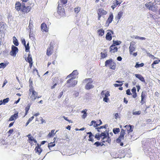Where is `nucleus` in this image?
<instances>
[{"instance_id":"1","label":"nucleus","mask_w":160,"mask_h":160,"mask_svg":"<svg viewBox=\"0 0 160 160\" xmlns=\"http://www.w3.org/2000/svg\"><path fill=\"white\" fill-rule=\"evenodd\" d=\"M67 2V0H59L58 2V12L60 14L63 15L64 12L63 7Z\"/></svg>"},{"instance_id":"2","label":"nucleus","mask_w":160,"mask_h":160,"mask_svg":"<svg viewBox=\"0 0 160 160\" xmlns=\"http://www.w3.org/2000/svg\"><path fill=\"white\" fill-rule=\"evenodd\" d=\"M94 137L95 138L97 139L98 140H99L100 139L103 140L106 138H108L107 139H109L110 138L108 133L107 132L106 134L105 131L102 132L101 134L99 133H97Z\"/></svg>"},{"instance_id":"3","label":"nucleus","mask_w":160,"mask_h":160,"mask_svg":"<svg viewBox=\"0 0 160 160\" xmlns=\"http://www.w3.org/2000/svg\"><path fill=\"white\" fill-rule=\"evenodd\" d=\"M93 81L91 78H86L83 80V82L86 83L85 88L87 90H89L93 88L94 85L92 84Z\"/></svg>"},{"instance_id":"4","label":"nucleus","mask_w":160,"mask_h":160,"mask_svg":"<svg viewBox=\"0 0 160 160\" xmlns=\"http://www.w3.org/2000/svg\"><path fill=\"white\" fill-rule=\"evenodd\" d=\"M75 78V77H72L71 78L68 80L66 84V86L68 87H73L77 83V81L73 80Z\"/></svg>"},{"instance_id":"5","label":"nucleus","mask_w":160,"mask_h":160,"mask_svg":"<svg viewBox=\"0 0 160 160\" xmlns=\"http://www.w3.org/2000/svg\"><path fill=\"white\" fill-rule=\"evenodd\" d=\"M30 92H32V95L30 97L32 101H35L37 98H38L41 97V96H38V93L34 90L33 88L30 89Z\"/></svg>"},{"instance_id":"6","label":"nucleus","mask_w":160,"mask_h":160,"mask_svg":"<svg viewBox=\"0 0 160 160\" xmlns=\"http://www.w3.org/2000/svg\"><path fill=\"white\" fill-rule=\"evenodd\" d=\"M18 52V48L14 45H12V50L10 52V54L12 56L15 57Z\"/></svg>"},{"instance_id":"7","label":"nucleus","mask_w":160,"mask_h":160,"mask_svg":"<svg viewBox=\"0 0 160 160\" xmlns=\"http://www.w3.org/2000/svg\"><path fill=\"white\" fill-rule=\"evenodd\" d=\"M98 14V20H99L101 17L103 15L107 14V12L104 10L102 8H100L97 11Z\"/></svg>"},{"instance_id":"8","label":"nucleus","mask_w":160,"mask_h":160,"mask_svg":"<svg viewBox=\"0 0 160 160\" xmlns=\"http://www.w3.org/2000/svg\"><path fill=\"white\" fill-rule=\"evenodd\" d=\"M147 98V94L142 92L141 94V103L142 105H143L146 102V100Z\"/></svg>"},{"instance_id":"9","label":"nucleus","mask_w":160,"mask_h":160,"mask_svg":"<svg viewBox=\"0 0 160 160\" xmlns=\"http://www.w3.org/2000/svg\"><path fill=\"white\" fill-rule=\"evenodd\" d=\"M125 130L122 129H121V131L119 137L116 139V140H123L124 139V136L125 134Z\"/></svg>"},{"instance_id":"10","label":"nucleus","mask_w":160,"mask_h":160,"mask_svg":"<svg viewBox=\"0 0 160 160\" xmlns=\"http://www.w3.org/2000/svg\"><path fill=\"white\" fill-rule=\"evenodd\" d=\"M41 144H38L37 146L36 147L35 150L36 152L38 153L39 155H40L42 151V149L40 148Z\"/></svg>"},{"instance_id":"11","label":"nucleus","mask_w":160,"mask_h":160,"mask_svg":"<svg viewBox=\"0 0 160 160\" xmlns=\"http://www.w3.org/2000/svg\"><path fill=\"white\" fill-rule=\"evenodd\" d=\"M31 9V6H27V7H24L22 8L21 9V11L23 13H28V12Z\"/></svg>"},{"instance_id":"12","label":"nucleus","mask_w":160,"mask_h":160,"mask_svg":"<svg viewBox=\"0 0 160 160\" xmlns=\"http://www.w3.org/2000/svg\"><path fill=\"white\" fill-rule=\"evenodd\" d=\"M110 52L114 53L118 51V48L114 45H112L110 47Z\"/></svg>"},{"instance_id":"13","label":"nucleus","mask_w":160,"mask_h":160,"mask_svg":"<svg viewBox=\"0 0 160 160\" xmlns=\"http://www.w3.org/2000/svg\"><path fill=\"white\" fill-rule=\"evenodd\" d=\"M123 14V12L122 11H121L119 12L118 14L115 17V19L117 20H118V22L120 19L121 18Z\"/></svg>"},{"instance_id":"14","label":"nucleus","mask_w":160,"mask_h":160,"mask_svg":"<svg viewBox=\"0 0 160 160\" xmlns=\"http://www.w3.org/2000/svg\"><path fill=\"white\" fill-rule=\"evenodd\" d=\"M134 44H133L132 42L130 43V46L129 47V50L130 53L132 54V52L135 50V48L134 47Z\"/></svg>"},{"instance_id":"15","label":"nucleus","mask_w":160,"mask_h":160,"mask_svg":"<svg viewBox=\"0 0 160 160\" xmlns=\"http://www.w3.org/2000/svg\"><path fill=\"white\" fill-rule=\"evenodd\" d=\"M135 76L142 82L145 83L146 82L144 78L141 74H135Z\"/></svg>"},{"instance_id":"16","label":"nucleus","mask_w":160,"mask_h":160,"mask_svg":"<svg viewBox=\"0 0 160 160\" xmlns=\"http://www.w3.org/2000/svg\"><path fill=\"white\" fill-rule=\"evenodd\" d=\"M41 28L42 30L43 31H45V32H47L48 31V28L47 27L46 24L44 23H43L41 25Z\"/></svg>"},{"instance_id":"17","label":"nucleus","mask_w":160,"mask_h":160,"mask_svg":"<svg viewBox=\"0 0 160 160\" xmlns=\"http://www.w3.org/2000/svg\"><path fill=\"white\" fill-rule=\"evenodd\" d=\"M113 17V16L112 13H110L109 17L107 21V22L108 23V26L109 24L111 23L112 21Z\"/></svg>"},{"instance_id":"18","label":"nucleus","mask_w":160,"mask_h":160,"mask_svg":"<svg viewBox=\"0 0 160 160\" xmlns=\"http://www.w3.org/2000/svg\"><path fill=\"white\" fill-rule=\"evenodd\" d=\"M112 59L111 58L106 60L105 63V66L107 67H109L111 64V62H112Z\"/></svg>"},{"instance_id":"19","label":"nucleus","mask_w":160,"mask_h":160,"mask_svg":"<svg viewBox=\"0 0 160 160\" xmlns=\"http://www.w3.org/2000/svg\"><path fill=\"white\" fill-rule=\"evenodd\" d=\"M9 64V62H6L5 63L1 62L0 63V68H5Z\"/></svg>"},{"instance_id":"20","label":"nucleus","mask_w":160,"mask_h":160,"mask_svg":"<svg viewBox=\"0 0 160 160\" xmlns=\"http://www.w3.org/2000/svg\"><path fill=\"white\" fill-rule=\"evenodd\" d=\"M53 47L50 46L49 48H48L47 49V54L48 56L51 55L52 54L51 50L52 49Z\"/></svg>"},{"instance_id":"21","label":"nucleus","mask_w":160,"mask_h":160,"mask_svg":"<svg viewBox=\"0 0 160 160\" xmlns=\"http://www.w3.org/2000/svg\"><path fill=\"white\" fill-rule=\"evenodd\" d=\"M124 141H124V142H122V141H116V142L118 145L119 146H122L124 144H125L124 146H126V145H127V143H125Z\"/></svg>"},{"instance_id":"22","label":"nucleus","mask_w":160,"mask_h":160,"mask_svg":"<svg viewBox=\"0 0 160 160\" xmlns=\"http://www.w3.org/2000/svg\"><path fill=\"white\" fill-rule=\"evenodd\" d=\"M21 4L20 3V2H17L16 4V6L15 8L18 11H19L20 10H21Z\"/></svg>"},{"instance_id":"23","label":"nucleus","mask_w":160,"mask_h":160,"mask_svg":"<svg viewBox=\"0 0 160 160\" xmlns=\"http://www.w3.org/2000/svg\"><path fill=\"white\" fill-rule=\"evenodd\" d=\"M106 39L110 41L111 40L112 37L110 32H108L107 33L106 35Z\"/></svg>"},{"instance_id":"24","label":"nucleus","mask_w":160,"mask_h":160,"mask_svg":"<svg viewBox=\"0 0 160 160\" xmlns=\"http://www.w3.org/2000/svg\"><path fill=\"white\" fill-rule=\"evenodd\" d=\"M111 65L109 66L110 68L112 69H115L116 67V63L113 61L112 62H111Z\"/></svg>"},{"instance_id":"25","label":"nucleus","mask_w":160,"mask_h":160,"mask_svg":"<svg viewBox=\"0 0 160 160\" xmlns=\"http://www.w3.org/2000/svg\"><path fill=\"white\" fill-rule=\"evenodd\" d=\"M55 130L54 129L52 130L51 131V132H49V134L48 135V137H53L55 134V133H54Z\"/></svg>"},{"instance_id":"26","label":"nucleus","mask_w":160,"mask_h":160,"mask_svg":"<svg viewBox=\"0 0 160 160\" xmlns=\"http://www.w3.org/2000/svg\"><path fill=\"white\" fill-rule=\"evenodd\" d=\"M55 141H54L53 142H51L48 143V148L50 150L51 148L54 147L55 145Z\"/></svg>"},{"instance_id":"27","label":"nucleus","mask_w":160,"mask_h":160,"mask_svg":"<svg viewBox=\"0 0 160 160\" xmlns=\"http://www.w3.org/2000/svg\"><path fill=\"white\" fill-rule=\"evenodd\" d=\"M13 43L16 46H18L19 45V43L18 42V40H17V38L15 37H13Z\"/></svg>"},{"instance_id":"28","label":"nucleus","mask_w":160,"mask_h":160,"mask_svg":"<svg viewBox=\"0 0 160 160\" xmlns=\"http://www.w3.org/2000/svg\"><path fill=\"white\" fill-rule=\"evenodd\" d=\"M26 61L28 62H32V58L31 55L30 54H28V57L27 58V60L26 59H25Z\"/></svg>"},{"instance_id":"29","label":"nucleus","mask_w":160,"mask_h":160,"mask_svg":"<svg viewBox=\"0 0 160 160\" xmlns=\"http://www.w3.org/2000/svg\"><path fill=\"white\" fill-rule=\"evenodd\" d=\"M132 127H133V126L130 125H127L125 126V127L126 128H129V129L128 130L129 132H132V131L133 130Z\"/></svg>"},{"instance_id":"30","label":"nucleus","mask_w":160,"mask_h":160,"mask_svg":"<svg viewBox=\"0 0 160 160\" xmlns=\"http://www.w3.org/2000/svg\"><path fill=\"white\" fill-rule=\"evenodd\" d=\"M152 3L151 2H150L148 3H146L145 6L147 8L150 10Z\"/></svg>"},{"instance_id":"31","label":"nucleus","mask_w":160,"mask_h":160,"mask_svg":"<svg viewBox=\"0 0 160 160\" xmlns=\"http://www.w3.org/2000/svg\"><path fill=\"white\" fill-rule=\"evenodd\" d=\"M98 33L99 35L102 36L104 34V31L102 29H100L98 30Z\"/></svg>"},{"instance_id":"32","label":"nucleus","mask_w":160,"mask_h":160,"mask_svg":"<svg viewBox=\"0 0 160 160\" xmlns=\"http://www.w3.org/2000/svg\"><path fill=\"white\" fill-rule=\"evenodd\" d=\"M121 43V42L120 41H113V44L115 45H119Z\"/></svg>"},{"instance_id":"33","label":"nucleus","mask_w":160,"mask_h":160,"mask_svg":"<svg viewBox=\"0 0 160 160\" xmlns=\"http://www.w3.org/2000/svg\"><path fill=\"white\" fill-rule=\"evenodd\" d=\"M156 10L157 8H156V7L153 4V3H152L150 10L153 12H155L156 11Z\"/></svg>"},{"instance_id":"34","label":"nucleus","mask_w":160,"mask_h":160,"mask_svg":"<svg viewBox=\"0 0 160 160\" xmlns=\"http://www.w3.org/2000/svg\"><path fill=\"white\" fill-rule=\"evenodd\" d=\"M113 132L115 134H116L120 132V129L119 128H114L113 129Z\"/></svg>"},{"instance_id":"35","label":"nucleus","mask_w":160,"mask_h":160,"mask_svg":"<svg viewBox=\"0 0 160 160\" xmlns=\"http://www.w3.org/2000/svg\"><path fill=\"white\" fill-rule=\"evenodd\" d=\"M144 65V64L143 63H142L140 64H138V62H137L135 67L136 68L141 67H143Z\"/></svg>"},{"instance_id":"36","label":"nucleus","mask_w":160,"mask_h":160,"mask_svg":"<svg viewBox=\"0 0 160 160\" xmlns=\"http://www.w3.org/2000/svg\"><path fill=\"white\" fill-rule=\"evenodd\" d=\"M101 56L102 58H104L107 56V54L106 52H101Z\"/></svg>"},{"instance_id":"37","label":"nucleus","mask_w":160,"mask_h":160,"mask_svg":"<svg viewBox=\"0 0 160 160\" xmlns=\"http://www.w3.org/2000/svg\"><path fill=\"white\" fill-rule=\"evenodd\" d=\"M94 145L98 147L100 146H102L104 144L102 142H97L95 143Z\"/></svg>"},{"instance_id":"38","label":"nucleus","mask_w":160,"mask_h":160,"mask_svg":"<svg viewBox=\"0 0 160 160\" xmlns=\"http://www.w3.org/2000/svg\"><path fill=\"white\" fill-rule=\"evenodd\" d=\"M9 100V98H8L4 99L3 100H2L3 104L5 105L6 103H7L8 102Z\"/></svg>"},{"instance_id":"39","label":"nucleus","mask_w":160,"mask_h":160,"mask_svg":"<svg viewBox=\"0 0 160 160\" xmlns=\"http://www.w3.org/2000/svg\"><path fill=\"white\" fill-rule=\"evenodd\" d=\"M18 112L15 113L14 115H12V117L14 119V120L18 118Z\"/></svg>"},{"instance_id":"40","label":"nucleus","mask_w":160,"mask_h":160,"mask_svg":"<svg viewBox=\"0 0 160 160\" xmlns=\"http://www.w3.org/2000/svg\"><path fill=\"white\" fill-rule=\"evenodd\" d=\"M141 111H136L135 112H133L132 114L134 115H139L141 113Z\"/></svg>"},{"instance_id":"41","label":"nucleus","mask_w":160,"mask_h":160,"mask_svg":"<svg viewBox=\"0 0 160 160\" xmlns=\"http://www.w3.org/2000/svg\"><path fill=\"white\" fill-rule=\"evenodd\" d=\"M74 12L76 13H78L80 10L81 8L80 7L76 8H74Z\"/></svg>"},{"instance_id":"42","label":"nucleus","mask_w":160,"mask_h":160,"mask_svg":"<svg viewBox=\"0 0 160 160\" xmlns=\"http://www.w3.org/2000/svg\"><path fill=\"white\" fill-rule=\"evenodd\" d=\"M135 38V39H138L142 40L146 39V38L144 37H141L138 36H136Z\"/></svg>"},{"instance_id":"43","label":"nucleus","mask_w":160,"mask_h":160,"mask_svg":"<svg viewBox=\"0 0 160 160\" xmlns=\"http://www.w3.org/2000/svg\"><path fill=\"white\" fill-rule=\"evenodd\" d=\"M79 93L78 92L75 91L74 92V93L73 94V96L74 97H77L79 96Z\"/></svg>"},{"instance_id":"44","label":"nucleus","mask_w":160,"mask_h":160,"mask_svg":"<svg viewBox=\"0 0 160 160\" xmlns=\"http://www.w3.org/2000/svg\"><path fill=\"white\" fill-rule=\"evenodd\" d=\"M72 73L75 76H76L78 74V72L77 70H74Z\"/></svg>"},{"instance_id":"45","label":"nucleus","mask_w":160,"mask_h":160,"mask_svg":"<svg viewBox=\"0 0 160 160\" xmlns=\"http://www.w3.org/2000/svg\"><path fill=\"white\" fill-rule=\"evenodd\" d=\"M31 105V104H30V103L28 104L27 105V107L25 108V110H29L30 109V107Z\"/></svg>"},{"instance_id":"46","label":"nucleus","mask_w":160,"mask_h":160,"mask_svg":"<svg viewBox=\"0 0 160 160\" xmlns=\"http://www.w3.org/2000/svg\"><path fill=\"white\" fill-rule=\"evenodd\" d=\"M25 51L26 52H28L29 51V47H28L26 45L25 46Z\"/></svg>"},{"instance_id":"47","label":"nucleus","mask_w":160,"mask_h":160,"mask_svg":"<svg viewBox=\"0 0 160 160\" xmlns=\"http://www.w3.org/2000/svg\"><path fill=\"white\" fill-rule=\"evenodd\" d=\"M126 94L129 95H131L132 94L130 92V91L129 89H128L126 91Z\"/></svg>"},{"instance_id":"48","label":"nucleus","mask_w":160,"mask_h":160,"mask_svg":"<svg viewBox=\"0 0 160 160\" xmlns=\"http://www.w3.org/2000/svg\"><path fill=\"white\" fill-rule=\"evenodd\" d=\"M94 137V135H93L92 133V134H90L89 135V139H88V140H92V139L93 138V137ZM92 140H93L92 139Z\"/></svg>"},{"instance_id":"49","label":"nucleus","mask_w":160,"mask_h":160,"mask_svg":"<svg viewBox=\"0 0 160 160\" xmlns=\"http://www.w3.org/2000/svg\"><path fill=\"white\" fill-rule=\"evenodd\" d=\"M109 98L108 97H105L103 98V101L105 102H108Z\"/></svg>"},{"instance_id":"50","label":"nucleus","mask_w":160,"mask_h":160,"mask_svg":"<svg viewBox=\"0 0 160 160\" xmlns=\"http://www.w3.org/2000/svg\"><path fill=\"white\" fill-rule=\"evenodd\" d=\"M110 96L109 92L108 91L106 92L105 95V97H108Z\"/></svg>"},{"instance_id":"51","label":"nucleus","mask_w":160,"mask_h":160,"mask_svg":"<svg viewBox=\"0 0 160 160\" xmlns=\"http://www.w3.org/2000/svg\"><path fill=\"white\" fill-rule=\"evenodd\" d=\"M136 89L135 87H133L131 90V91L133 93H136Z\"/></svg>"},{"instance_id":"52","label":"nucleus","mask_w":160,"mask_h":160,"mask_svg":"<svg viewBox=\"0 0 160 160\" xmlns=\"http://www.w3.org/2000/svg\"><path fill=\"white\" fill-rule=\"evenodd\" d=\"M87 116V112H84L83 113V115L82 116V118L84 119Z\"/></svg>"},{"instance_id":"53","label":"nucleus","mask_w":160,"mask_h":160,"mask_svg":"<svg viewBox=\"0 0 160 160\" xmlns=\"http://www.w3.org/2000/svg\"><path fill=\"white\" fill-rule=\"evenodd\" d=\"M105 92H106L105 91H103L101 92V94L102 97H103L104 96H105Z\"/></svg>"},{"instance_id":"54","label":"nucleus","mask_w":160,"mask_h":160,"mask_svg":"<svg viewBox=\"0 0 160 160\" xmlns=\"http://www.w3.org/2000/svg\"><path fill=\"white\" fill-rule=\"evenodd\" d=\"M122 84H123V83H122L120 84H114V86L115 87H118L119 86H121L122 85Z\"/></svg>"},{"instance_id":"55","label":"nucleus","mask_w":160,"mask_h":160,"mask_svg":"<svg viewBox=\"0 0 160 160\" xmlns=\"http://www.w3.org/2000/svg\"><path fill=\"white\" fill-rule=\"evenodd\" d=\"M27 136L28 138V140H33L32 138H31L32 137V135L31 134H29ZM33 140H34L33 139Z\"/></svg>"},{"instance_id":"56","label":"nucleus","mask_w":160,"mask_h":160,"mask_svg":"<svg viewBox=\"0 0 160 160\" xmlns=\"http://www.w3.org/2000/svg\"><path fill=\"white\" fill-rule=\"evenodd\" d=\"M160 62V60H155L153 62V64H158L159 63V62Z\"/></svg>"},{"instance_id":"57","label":"nucleus","mask_w":160,"mask_h":160,"mask_svg":"<svg viewBox=\"0 0 160 160\" xmlns=\"http://www.w3.org/2000/svg\"><path fill=\"white\" fill-rule=\"evenodd\" d=\"M63 92L62 91L60 93L58 97V98H61V97L62 96V95H63Z\"/></svg>"},{"instance_id":"58","label":"nucleus","mask_w":160,"mask_h":160,"mask_svg":"<svg viewBox=\"0 0 160 160\" xmlns=\"http://www.w3.org/2000/svg\"><path fill=\"white\" fill-rule=\"evenodd\" d=\"M115 119H117L118 118H120L118 114V113H116L115 114Z\"/></svg>"},{"instance_id":"59","label":"nucleus","mask_w":160,"mask_h":160,"mask_svg":"<svg viewBox=\"0 0 160 160\" xmlns=\"http://www.w3.org/2000/svg\"><path fill=\"white\" fill-rule=\"evenodd\" d=\"M71 77H75V76H74V75L72 73H71L70 74H69V75H68L67 77V78H69ZM76 76H75V78H76Z\"/></svg>"},{"instance_id":"60","label":"nucleus","mask_w":160,"mask_h":160,"mask_svg":"<svg viewBox=\"0 0 160 160\" xmlns=\"http://www.w3.org/2000/svg\"><path fill=\"white\" fill-rule=\"evenodd\" d=\"M21 42L22 44H24L26 42L25 39L23 38H21Z\"/></svg>"},{"instance_id":"61","label":"nucleus","mask_w":160,"mask_h":160,"mask_svg":"<svg viewBox=\"0 0 160 160\" xmlns=\"http://www.w3.org/2000/svg\"><path fill=\"white\" fill-rule=\"evenodd\" d=\"M13 120H15L12 117V116H11L10 118H9L8 121H12Z\"/></svg>"},{"instance_id":"62","label":"nucleus","mask_w":160,"mask_h":160,"mask_svg":"<svg viewBox=\"0 0 160 160\" xmlns=\"http://www.w3.org/2000/svg\"><path fill=\"white\" fill-rule=\"evenodd\" d=\"M98 125V123H96V122H95V121H94V124H93L94 127H97L98 126H99V125Z\"/></svg>"},{"instance_id":"63","label":"nucleus","mask_w":160,"mask_h":160,"mask_svg":"<svg viewBox=\"0 0 160 160\" xmlns=\"http://www.w3.org/2000/svg\"><path fill=\"white\" fill-rule=\"evenodd\" d=\"M122 58L120 56H118L117 58V60L118 61H121L122 60Z\"/></svg>"},{"instance_id":"64","label":"nucleus","mask_w":160,"mask_h":160,"mask_svg":"<svg viewBox=\"0 0 160 160\" xmlns=\"http://www.w3.org/2000/svg\"><path fill=\"white\" fill-rule=\"evenodd\" d=\"M41 118V123H45L46 122L45 120L42 118Z\"/></svg>"}]
</instances>
